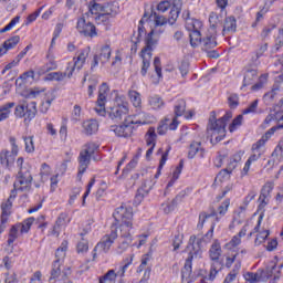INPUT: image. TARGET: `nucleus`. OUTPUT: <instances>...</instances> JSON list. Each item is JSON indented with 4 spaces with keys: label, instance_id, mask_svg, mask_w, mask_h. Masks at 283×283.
<instances>
[{
    "label": "nucleus",
    "instance_id": "nucleus-1",
    "mask_svg": "<svg viewBox=\"0 0 283 283\" xmlns=\"http://www.w3.org/2000/svg\"><path fill=\"white\" fill-rule=\"evenodd\" d=\"M115 231L118 242L115 249L116 255H123L134 242V208L122 205L113 213Z\"/></svg>",
    "mask_w": 283,
    "mask_h": 283
},
{
    "label": "nucleus",
    "instance_id": "nucleus-2",
    "mask_svg": "<svg viewBox=\"0 0 283 283\" xmlns=\"http://www.w3.org/2000/svg\"><path fill=\"white\" fill-rule=\"evenodd\" d=\"M151 123V116L147 113H138L135 115H128L122 125L113 126L112 132L119 138H129L134 136V132L143 125H149Z\"/></svg>",
    "mask_w": 283,
    "mask_h": 283
},
{
    "label": "nucleus",
    "instance_id": "nucleus-3",
    "mask_svg": "<svg viewBox=\"0 0 283 283\" xmlns=\"http://www.w3.org/2000/svg\"><path fill=\"white\" fill-rule=\"evenodd\" d=\"M200 244H202V242L195 235L190 237L189 244L187 247L188 258L181 272L182 283H193V280L191 279V263L193 260H200V258H202V247Z\"/></svg>",
    "mask_w": 283,
    "mask_h": 283
},
{
    "label": "nucleus",
    "instance_id": "nucleus-4",
    "mask_svg": "<svg viewBox=\"0 0 283 283\" xmlns=\"http://www.w3.org/2000/svg\"><path fill=\"white\" fill-rule=\"evenodd\" d=\"M232 113H227L226 116L214 122H210L208 126V134L211 143H220V140H224V136H227V120L232 118Z\"/></svg>",
    "mask_w": 283,
    "mask_h": 283
},
{
    "label": "nucleus",
    "instance_id": "nucleus-5",
    "mask_svg": "<svg viewBox=\"0 0 283 283\" xmlns=\"http://www.w3.org/2000/svg\"><path fill=\"white\" fill-rule=\"evenodd\" d=\"M112 96L114 97L113 104L107 108L109 118H123L129 114V104L125 101V96L119 95L118 91H113Z\"/></svg>",
    "mask_w": 283,
    "mask_h": 283
},
{
    "label": "nucleus",
    "instance_id": "nucleus-6",
    "mask_svg": "<svg viewBox=\"0 0 283 283\" xmlns=\"http://www.w3.org/2000/svg\"><path fill=\"white\" fill-rule=\"evenodd\" d=\"M243 153L239 151L235 153L232 157L228 159L227 168L221 170L216 179L214 185H220L221 182H227L229 178H231V174H233L234 169H238L240 167V163L242 161Z\"/></svg>",
    "mask_w": 283,
    "mask_h": 283
},
{
    "label": "nucleus",
    "instance_id": "nucleus-7",
    "mask_svg": "<svg viewBox=\"0 0 283 283\" xmlns=\"http://www.w3.org/2000/svg\"><path fill=\"white\" fill-rule=\"evenodd\" d=\"M208 255L211 262H213L210 270V280H213L216 275H218L220 266H222V263H220V258H222V245L219 240H214L212 242L208 251Z\"/></svg>",
    "mask_w": 283,
    "mask_h": 283
},
{
    "label": "nucleus",
    "instance_id": "nucleus-8",
    "mask_svg": "<svg viewBox=\"0 0 283 283\" xmlns=\"http://www.w3.org/2000/svg\"><path fill=\"white\" fill-rule=\"evenodd\" d=\"M15 118H24V120H33L36 116V102H20L14 108Z\"/></svg>",
    "mask_w": 283,
    "mask_h": 283
},
{
    "label": "nucleus",
    "instance_id": "nucleus-9",
    "mask_svg": "<svg viewBox=\"0 0 283 283\" xmlns=\"http://www.w3.org/2000/svg\"><path fill=\"white\" fill-rule=\"evenodd\" d=\"M202 21L193 18H188L186 20V30L190 32V45L192 48H198L200 45V35L202 34Z\"/></svg>",
    "mask_w": 283,
    "mask_h": 283
},
{
    "label": "nucleus",
    "instance_id": "nucleus-10",
    "mask_svg": "<svg viewBox=\"0 0 283 283\" xmlns=\"http://www.w3.org/2000/svg\"><path fill=\"white\" fill-rule=\"evenodd\" d=\"M281 127L282 126H274L270 128L255 144H253V154L248 159V163H250V165H253V163L260 160V156H262V151H260V149H262V147L266 145V142L271 138V136H273V134H275L277 129H281Z\"/></svg>",
    "mask_w": 283,
    "mask_h": 283
},
{
    "label": "nucleus",
    "instance_id": "nucleus-11",
    "mask_svg": "<svg viewBox=\"0 0 283 283\" xmlns=\"http://www.w3.org/2000/svg\"><path fill=\"white\" fill-rule=\"evenodd\" d=\"M283 264H277V259H273L270 261L265 269L259 270L261 273L262 282H269V280H273L275 283L276 280H280V273H282Z\"/></svg>",
    "mask_w": 283,
    "mask_h": 283
},
{
    "label": "nucleus",
    "instance_id": "nucleus-12",
    "mask_svg": "<svg viewBox=\"0 0 283 283\" xmlns=\"http://www.w3.org/2000/svg\"><path fill=\"white\" fill-rule=\"evenodd\" d=\"M118 239V233L116 232V228L111 231V233L105 234L101 241L94 248L93 258H96L97 253H109V249L116 240Z\"/></svg>",
    "mask_w": 283,
    "mask_h": 283
},
{
    "label": "nucleus",
    "instance_id": "nucleus-13",
    "mask_svg": "<svg viewBox=\"0 0 283 283\" xmlns=\"http://www.w3.org/2000/svg\"><path fill=\"white\" fill-rule=\"evenodd\" d=\"M132 262H134V255H130L129 259L125 260V264L119 269L118 273L114 270H108L107 273L99 279V283H116V279L118 277H125V273L127 272V269L132 266Z\"/></svg>",
    "mask_w": 283,
    "mask_h": 283
},
{
    "label": "nucleus",
    "instance_id": "nucleus-14",
    "mask_svg": "<svg viewBox=\"0 0 283 283\" xmlns=\"http://www.w3.org/2000/svg\"><path fill=\"white\" fill-rule=\"evenodd\" d=\"M90 56V46L84 48L82 50H80L75 57H73L74 64H72V62H70L67 64V71L72 72L73 70V74L74 72H81V70H83V66L85 65L87 57Z\"/></svg>",
    "mask_w": 283,
    "mask_h": 283
},
{
    "label": "nucleus",
    "instance_id": "nucleus-15",
    "mask_svg": "<svg viewBox=\"0 0 283 283\" xmlns=\"http://www.w3.org/2000/svg\"><path fill=\"white\" fill-rule=\"evenodd\" d=\"M76 30L77 32L83 34V36H88L90 39H94L98 36L96 27L92 22L87 21L85 19V15H82L81 18L77 19Z\"/></svg>",
    "mask_w": 283,
    "mask_h": 283
},
{
    "label": "nucleus",
    "instance_id": "nucleus-16",
    "mask_svg": "<svg viewBox=\"0 0 283 283\" xmlns=\"http://www.w3.org/2000/svg\"><path fill=\"white\" fill-rule=\"evenodd\" d=\"M262 220H263V217L260 216L258 219V223L254 227V230L248 234V240H249L252 238L253 233H255L254 242H253L254 247H262V244H264V242H266V240L269 239V235H271L270 230L260 229V226L262 224Z\"/></svg>",
    "mask_w": 283,
    "mask_h": 283
},
{
    "label": "nucleus",
    "instance_id": "nucleus-17",
    "mask_svg": "<svg viewBox=\"0 0 283 283\" xmlns=\"http://www.w3.org/2000/svg\"><path fill=\"white\" fill-rule=\"evenodd\" d=\"M91 14H118V3L107 4L106 7L92 1L90 3Z\"/></svg>",
    "mask_w": 283,
    "mask_h": 283
},
{
    "label": "nucleus",
    "instance_id": "nucleus-18",
    "mask_svg": "<svg viewBox=\"0 0 283 283\" xmlns=\"http://www.w3.org/2000/svg\"><path fill=\"white\" fill-rule=\"evenodd\" d=\"M107 94H109V86L104 83L99 87L98 98L95 106V112L99 116H105V114H107V109L105 108V103H107Z\"/></svg>",
    "mask_w": 283,
    "mask_h": 283
},
{
    "label": "nucleus",
    "instance_id": "nucleus-19",
    "mask_svg": "<svg viewBox=\"0 0 283 283\" xmlns=\"http://www.w3.org/2000/svg\"><path fill=\"white\" fill-rule=\"evenodd\" d=\"M14 198H17V195H14V191L11 192L10 197L2 201L1 203V224L3 227V224L8 223V218H10V216L12 214V205L14 202Z\"/></svg>",
    "mask_w": 283,
    "mask_h": 283
},
{
    "label": "nucleus",
    "instance_id": "nucleus-20",
    "mask_svg": "<svg viewBox=\"0 0 283 283\" xmlns=\"http://www.w3.org/2000/svg\"><path fill=\"white\" fill-rule=\"evenodd\" d=\"M30 185H32V175H30V172H25L24 175L19 172V176L13 185V191H28V189H30Z\"/></svg>",
    "mask_w": 283,
    "mask_h": 283
},
{
    "label": "nucleus",
    "instance_id": "nucleus-21",
    "mask_svg": "<svg viewBox=\"0 0 283 283\" xmlns=\"http://www.w3.org/2000/svg\"><path fill=\"white\" fill-rule=\"evenodd\" d=\"M185 112H187V103L185 99H178L175 104V117L180 118V116H184L186 120H191L193 118V111Z\"/></svg>",
    "mask_w": 283,
    "mask_h": 283
},
{
    "label": "nucleus",
    "instance_id": "nucleus-22",
    "mask_svg": "<svg viewBox=\"0 0 283 283\" xmlns=\"http://www.w3.org/2000/svg\"><path fill=\"white\" fill-rule=\"evenodd\" d=\"M207 156V149L202 147V143L200 142H192L190 144L189 150H188V158H205Z\"/></svg>",
    "mask_w": 283,
    "mask_h": 283
},
{
    "label": "nucleus",
    "instance_id": "nucleus-23",
    "mask_svg": "<svg viewBox=\"0 0 283 283\" xmlns=\"http://www.w3.org/2000/svg\"><path fill=\"white\" fill-rule=\"evenodd\" d=\"M74 76V69H71V71H67V66L65 69V72H52L45 75L44 81H65V78H72Z\"/></svg>",
    "mask_w": 283,
    "mask_h": 283
},
{
    "label": "nucleus",
    "instance_id": "nucleus-24",
    "mask_svg": "<svg viewBox=\"0 0 283 283\" xmlns=\"http://www.w3.org/2000/svg\"><path fill=\"white\" fill-rule=\"evenodd\" d=\"M21 41V38L19 35H14L7 41L3 42L2 45H0V59L1 56H6L10 50H14L17 45H19V42Z\"/></svg>",
    "mask_w": 283,
    "mask_h": 283
},
{
    "label": "nucleus",
    "instance_id": "nucleus-25",
    "mask_svg": "<svg viewBox=\"0 0 283 283\" xmlns=\"http://www.w3.org/2000/svg\"><path fill=\"white\" fill-rule=\"evenodd\" d=\"M71 222L70 217L67 216V213H61L56 221L55 224L53 227V235H60L61 231H63V229H65V227H67Z\"/></svg>",
    "mask_w": 283,
    "mask_h": 283
},
{
    "label": "nucleus",
    "instance_id": "nucleus-26",
    "mask_svg": "<svg viewBox=\"0 0 283 283\" xmlns=\"http://www.w3.org/2000/svg\"><path fill=\"white\" fill-rule=\"evenodd\" d=\"M48 63L44 65V70H39L38 74H45V72H52L54 70H59V64L55 62L56 56L52 53V49H49L46 54Z\"/></svg>",
    "mask_w": 283,
    "mask_h": 283
},
{
    "label": "nucleus",
    "instance_id": "nucleus-27",
    "mask_svg": "<svg viewBox=\"0 0 283 283\" xmlns=\"http://www.w3.org/2000/svg\"><path fill=\"white\" fill-rule=\"evenodd\" d=\"M56 101V95H54V92L49 91L44 94L43 102L40 106L41 114H48L50 112V107H52V103Z\"/></svg>",
    "mask_w": 283,
    "mask_h": 283
},
{
    "label": "nucleus",
    "instance_id": "nucleus-28",
    "mask_svg": "<svg viewBox=\"0 0 283 283\" xmlns=\"http://www.w3.org/2000/svg\"><path fill=\"white\" fill-rule=\"evenodd\" d=\"M92 160V157H90L88 155H85L83 153H80L78 156V172L77 176L78 178H81L83 176V174H85V171H87V167H90V163Z\"/></svg>",
    "mask_w": 283,
    "mask_h": 283
},
{
    "label": "nucleus",
    "instance_id": "nucleus-29",
    "mask_svg": "<svg viewBox=\"0 0 283 283\" xmlns=\"http://www.w3.org/2000/svg\"><path fill=\"white\" fill-rule=\"evenodd\" d=\"M199 45H201L203 52H209V50H213V48L218 45V42L216 41V36L213 35L206 36L202 39L201 34Z\"/></svg>",
    "mask_w": 283,
    "mask_h": 283
},
{
    "label": "nucleus",
    "instance_id": "nucleus-30",
    "mask_svg": "<svg viewBox=\"0 0 283 283\" xmlns=\"http://www.w3.org/2000/svg\"><path fill=\"white\" fill-rule=\"evenodd\" d=\"M82 128L83 134L86 136H92V134H96V132H98V122L94 119L85 120L82 124Z\"/></svg>",
    "mask_w": 283,
    "mask_h": 283
},
{
    "label": "nucleus",
    "instance_id": "nucleus-31",
    "mask_svg": "<svg viewBox=\"0 0 283 283\" xmlns=\"http://www.w3.org/2000/svg\"><path fill=\"white\" fill-rule=\"evenodd\" d=\"M148 106L155 111L163 109L165 107V99L160 95H150L148 97Z\"/></svg>",
    "mask_w": 283,
    "mask_h": 283
},
{
    "label": "nucleus",
    "instance_id": "nucleus-32",
    "mask_svg": "<svg viewBox=\"0 0 283 283\" xmlns=\"http://www.w3.org/2000/svg\"><path fill=\"white\" fill-rule=\"evenodd\" d=\"M14 105L15 104L13 102H9L0 106V123H3V120H8V118H10Z\"/></svg>",
    "mask_w": 283,
    "mask_h": 283
},
{
    "label": "nucleus",
    "instance_id": "nucleus-33",
    "mask_svg": "<svg viewBox=\"0 0 283 283\" xmlns=\"http://www.w3.org/2000/svg\"><path fill=\"white\" fill-rule=\"evenodd\" d=\"M235 30H238V23L235 21V18H226L223 22V34H227L228 32H235Z\"/></svg>",
    "mask_w": 283,
    "mask_h": 283
},
{
    "label": "nucleus",
    "instance_id": "nucleus-34",
    "mask_svg": "<svg viewBox=\"0 0 283 283\" xmlns=\"http://www.w3.org/2000/svg\"><path fill=\"white\" fill-rule=\"evenodd\" d=\"M14 158H17V156L12 155L9 150H2L0 153V163L3 167H10V165L14 163Z\"/></svg>",
    "mask_w": 283,
    "mask_h": 283
},
{
    "label": "nucleus",
    "instance_id": "nucleus-35",
    "mask_svg": "<svg viewBox=\"0 0 283 283\" xmlns=\"http://www.w3.org/2000/svg\"><path fill=\"white\" fill-rule=\"evenodd\" d=\"M128 98L133 106L143 107V97H140V93H138V91H129Z\"/></svg>",
    "mask_w": 283,
    "mask_h": 283
},
{
    "label": "nucleus",
    "instance_id": "nucleus-36",
    "mask_svg": "<svg viewBox=\"0 0 283 283\" xmlns=\"http://www.w3.org/2000/svg\"><path fill=\"white\" fill-rule=\"evenodd\" d=\"M283 96V88H273L269 93L264 95V101L266 103H271V101H276V98H282Z\"/></svg>",
    "mask_w": 283,
    "mask_h": 283
},
{
    "label": "nucleus",
    "instance_id": "nucleus-37",
    "mask_svg": "<svg viewBox=\"0 0 283 283\" xmlns=\"http://www.w3.org/2000/svg\"><path fill=\"white\" fill-rule=\"evenodd\" d=\"M140 56L143 59L142 74L147 76V70H149V63L151 61V53H149V51H144L140 53Z\"/></svg>",
    "mask_w": 283,
    "mask_h": 283
},
{
    "label": "nucleus",
    "instance_id": "nucleus-38",
    "mask_svg": "<svg viewBox=\"0 0 283 283\" xmlns=\"http://www.w3.org/2000/svg\"><path fill=\"white\" fill-rule=\"evenodd\" d=\"M156 128L150 127L145 136L147 147H156Z\"/></svg>",
    "mask_w": 283,
    "mask_h": 283
},
{
    "label": "nucleus",
    "instance_id": "nucleus-39",
    "mask_svg": "<svg viewBox=\"0 0 283 283\" xmlns=\"http://www.w3.org/2000/svg\"><path fill=\"white\" fill-rule=\"evenodd\" d=\"M20 233H21V224L15 223L14 226H12L9 232L8 244H13L17 238H19Z\"/></svg>",
    "mask_w": 283,
    "mask_h": 283
},
{
    "label": "nucleus",
    "instance_id": "nucleus-40",
    "mask_svg": "<svg viewBox=\"0 0 283 283\" xmlns=\"http://www.w3.org/2000/svg\"><path fill=\"white\" fill-rule=\"evenodd\" d=\"M156 43H158V40L154 39V31H150L146 38V48L142 52H149L151 54V50Z\"/></svg>",
    "mask_w": 283,
    "mask_h": 283
},
{
    "label": "nucleus",
    "instance_id": "nucleus-41",
    "mask_svg": "<svg viewBox=\"0 0 283 283\" xmlns=\"http://www.w3.org/2000/svg\"><path fill=\"white\" fill-rule=\"evenodd\" d=\"M99 59L102 63H107L112 59V48L109 45H104L101 48Z\"/></svg>",
    "mask_w": 283,
    "mask_h": 283
},
{
    "label": "nucleus",
    "instance_id": "nucleus-42",
    "mask_svg": "<svg viewBox=\"0 0 283 283\" xmlns=\"http://www.w3.org/2000/svg\"><path fill=\"white\" fill-rule=\"evenodd\" d=\"M67 247L69 243L67 241H63L60 245V248H57L56 252H55V258L57 259V263L61 262V260L65 259V253H67Z\"/></svg>",
    "mask_w": 283,
    "mask_h": 283
},
{
    "label": "nucleus",
    "instance_id": "nucleus-43",
    "mask_svg": "<svg viewBox=\"0 0 283 283\" xmlns=\"http://www.w3.org/2000/svg\"><path fill=\"white\" fill-rule=\"evenodd\" d=\"M154 66L157 77H153V83L157 84L160 83V80L163 78V67H160V57H155Z\"/></svg>",
    "mask_w": 283,
    "mask_h": 283
},
{
    "label": "nucleus",
    "instance_id": "nucleus-44",
    "mask_svg": "<svg viewBox=\"0 0 283 283\" xmlns=\"http://www.w3.org/2000/svg\"><path fill=\"white\" fill-rule=\"evenodd\" d=\"M34 217H30L25 219L23 222L18 223L20 224V233H29L30 229H32V226L34 224Z\"/></svg>",
    "mask_w": 283,
    "mask_h": 283
},
{
    "label": "nucleus",
    "instance_id": "nucleus-45",
    "mask_svg": "<svg viewBox=\"0 0 283 283\" xmlns=\"http://www.w3.org/2000/svg\"><path fill=\"white\" fill-rule=\"evenodd\" d=\"M261 272L260 270L256 273L253 272H247L243 277L245 280V282H250V283H254V282H262L261 279Z\"/></svg>",
    "mask_w": 283,
    "mask_h": 283
},
{
    "label": "nucleus",
    "instance_id": "nucleus-46",
    "mask_svg": "<svg viewBox=\"0 0 283 283\" xmlns=\"http://www.w3.org/2000/svg\"><path fill=\"white\" fill-rule=\"evenodd\" d=\"M96 149H98V145H96L94 143H88L83 147L81 154H84L85 156H88L92 158V156H94V153L96 151Z\"/></svg>",
    "mask_w": 283,
    "mask_h": 283
},
{
    "label": "nucleus",
    "instance_id": "nucleus-47",
    "mask_svg": "<svg viewBox=\"0 0 283 283\" xmlns=\"http://www.w3.org/2000/svg\"><path fill=\"white\" fill-rule=\"evenodd\" d=\"M76 251L82 255L83 253H87V251H90V242L87 241V239L82 237V239L77 243Z\"/></svg>",
    "mask_w": 283,
    "mask_h": 283
},
{
    "label": "nucleus",
    "instance_id": "nucleus-48",
    "mask_svg": "<svg viewBox=\"0 0 283 283\" xmlns=\"http://www.w3.org/2000/svg\"><path fill=\"white\" fill-rule=\"evenodd\" d=\"M254 78H258V71H255V70L248 71L243 78L244 87H247V85H251L253 83Z\"/></svg>",
    "mask_w": 283,
    "mask_h": 283
},
{
    "label": "nucleus",
    "instance_id": "nucleus-49",
    "mask_svg": "<svg viewBox=\"0 0 283 283\" xmlns=\"http://www.w3.org/2000/svg\"><path fill=\"white\" fill-rule=\"evenodd\" d=\"M20 21L21 17H14L4 28L0 30V34H3L4 32H10V30H12Z\"/></svg>",
    "mask_w": 283,
    "mask_h": 283
},
{
    "label": "nucleus",
    "instance_id": "nucleus-50",
    "mask_svg": "<svg viewBox=\"0 0 283 283\" xmlns=\"http://www.w3.org/2000/svg\"><path fill=\"white\" fill-rule=\"evenodd\" d=\"M24 149L27 154H34V138L32 137H24Z\"/></svg>",
    "mask_w": 283,
    "mask_h": 283
},
{
    "label": "nucleus",
    "instance_id": "nucleus-51",
    "mask_svg": "<svg viewBox=\"0 0 283 283\" xmlns=\"http://www.w3.org/2000/svg\"><path fill=\"white\" fill-rule=\"evenodd\" d=\"M178 17H180V10L174 9L171 7L170 12H169V17H168L169 25H174V23H176V21H178Z\"/></svg>",
    "mask_w": 283,
    "mask_h": 283
},
{
    "label": "nucleus",
    "instance_id": "nucleus-52",
    "mask_svg": "<svg viewBox=\"0 0 283 283\" xmlns=\"http://www.w3.org/2000/svg\"><path fill=\"white\" fill-rule=\"evenodd\" d=\"M228 104L231 109H235V107L240 105V97L238 96V94H230L228 96Z\"/></svg>",
    "mask_w": 283,
    "mask_h": 283
},
{
    "label": "nucleus",
    "instance_id": "nucleus-53",
    "mask_svg": "<svg viewBox=\"0 0 283 283\" xmlns=\"http://www.w3.org/2000/svg\"><path fill=\"white\" fill-rule=\"evenodd\" d=\"M167 132H169V118H166L164 122H161L157 128V134L159 136H165Z\"/></svg>",
    "mask_w": 283,
    "mask_h": 283
},
{
    "label": "nucleus",
    "instance_id": "nucleus-54",
    "mask_svg": "<svg viewBox=\"0 0 283 283\" xmlns=\"http://www.w3.org/2000/svg\"><path fill=\"white\" fill-rule=\"evenodd\" d=\"M168 157H169V151H166L161 155V159L159 161V167H158L157 174L155 175V178H160V172L163 171V167L167 165Z\"/></svg>",
    "mask_w": 283,
    "mask_h": 283
},
{
    "label": "nucleus",
    "instance_id": "nucleus-55",
    "mask_svg": "<svg viewBox=\"0 0 283 283\" xmlns=\"http://www.w3.org/2000/svg\"><path fill=\"white\" fill-rule=\"evenodd\" d=\"M29 283H45V277H43V273H41V271H35L30 277Z\"/></svg>",
    "mask_w": 283,
    "mask_h": 283
},
{
    "label": "nucleus",
    "instance_id": "nucleus-56",
    "mask_svg": "<svg viewBox=\"0 0 283 283\" xmlns=\"http://www.w3.org/2000/svg\"><path fill=\"white\" fill-rule=\"evenodd\" d=\"M258 105H259V101L258 99L253 101L247 108L243 109L242 114L243 115L256 114Z\"/></svg>",
    "mask_w": 283,
    "mask_h": 283
},
{
    "label": "nucleus",
    "instance_id": "nucleus-57",
    "mask_svg": "<svg viewBox=\"0 0 283 283\" xmlns=\"http://www.w3.org/2000/svg\"><path fill=\"white\" fill-rule=\"evenodd\" d=\"M242 120H244V116L243 115H239L237 116L232 124L230 125L229 129L231 133L235 132V129H238V127H240L242 125Z\"/></svg>",
    "mask_w": 283,
    "mask_h": 283
},
{
    "label": "nucleus",
    "instance_id": "nucleus-58",
    "mask_svg": "<svg viewBox=\"0 0 283 283\" xmlns=\"http://www.w3.org/2000/svg\"><path fill=\"white\" fill-rule=\"evenodd\" d=\"M224 163H229V158L227 157V153L220 154L214 159V167H222Z\"/></svg>",
    "mask_w": 283,
    "mask_h": 283
},
{
    "label": "nucleus",
    "instance_id": "nucleus-59",
    "mask_svg": "<svg viewBox=\"0 0 283 283\" xmlns=\"http://www.w3.org/2000/svg\"><path fill=\"white\" fill-rule=\"evenodd\" d=\"M231 206V200L226 199L218 208L219 216H224L229 211V207Z\"/></svg>",
    "mask_w": 283,
    "mask_h": 283
},
{
    "label": "nucleus",
    "instance_id": "nucleus-60",
    "mask_svg": "<svg viewBox=\"0 0 283 283\" xmlns=\"http://www.w3.org/2000/svg\"><path fill=\"white\" fill-rule=\"evenodd\" d=\"M169 8H171V2H169L168 0H164L158 3L157 11L165 13L167 12V10H169Z\"/></svg>",
    "mask_w": 283,
    "mask_h": 283
},
{
    "label": "nucleus",
    "instance_id": "nucleus-61",
    "mask_svg": "<svg viewBox=\"0 0 283 283\" xmlns=\"http://www.w3.org/2000/svg\"><path fill=\"white\" fill-rule=\"evenodd\" d=\"M9 143L11 145V154L12 156H19V145L17 144V138L10 137Z\"/></svg>",
    "mask_w": 283,
    "mask_h": 283
},
{
    "label": "nucleus",
    "instance_id": "nucleus-62",
    "mask_svg": "<svg viewBox=\"0 0 283 283\" xmlns=\"http://www.w3.org/2000/svg\"><path fill=\"white\" fill-rule=\"evenodd\" d=\"M176 202L174 201H166L161 205V209L164 211V213H171V211H174V207H175Z\"/></svg>",
    "mask_w": 283,
    "mask_h": 283
},
{
    "label": "nucleus",
    "instance_id": "nucleus-63",
    "mask_svg": "<svg viewBox=\"0 0 283 283\" xmlns=\"http://www.w3.org/2000/svg\"><path fill=\"white\" fill-rule=\"evenodd\" d=\"M82 108L80 105H74L72 111V119L77 122L81 120Z\"/></svg>",
    "mask_w": 283,
    "mask_h": 283
},
{
    "label": "nucleus",
    "instance_id": "nucleus-64",
    "mask_svg": "<svg viewBox=\"0 0 283 283\" xmlns=\"http://www.w3.org/2000/svg\"><path fill=\"white\" fill-rule=\"evenodd\" d=\"M283 46V30L280 31L279 36L275 40L274 51L277 52Z\"/></svg>",
    "mask_w": 283,
    "mask_h": 283
}]
</instances>
